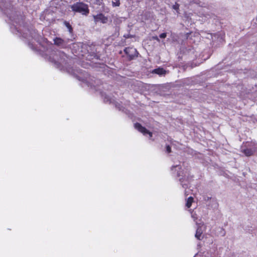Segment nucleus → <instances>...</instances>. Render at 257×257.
I'll list each match as a JSON object with an SVG mask.
<instances>
[{
  "instance_id": "1",
  "label": "nucleus",
  "mask_w": 257,
  "mask_h": 257,
  "mask_svg": "<svg viewBox=\"0 0 257 257\" xmlns=\"http://www.w3.org/2000/svg\"><path fill=\"white\" fill-rule=\"evenodd\" d=\"M240 152L246 157L253 156L257 152V144L252 142L243 143L240 147Z\"/></svg>"
},
{
  "instance_id": "2",
  "label": "nucleus",
  "mask_w": 257,
  "mask_h": 257,
  "mask_svg": "<svg viewBox=\"0 0 257 257\" xmlns=\"http://www.w3.org/2000/svg\"><path fill=\"white\" fill-rule=\"evenodd\" d=\"M72 10L76 13H79L82 15H87L89 13L88 6L83 3H76L71 7Z\"/></svg>"
},
{
  "instance_id": "3",
  "label": "nucleus",
  "mask_w": 257,
  "mask_h": 257,
  "mask_svg": "<svg viewBox=\"0 0 257 257\" xmlns=\"http://www.w3.org/2000/svg\"><path fill=\"white\" fill-rule=\"evenodd\" d=\"M196 223L198 227L196 229V233L195 235V237L198 240H201L203 238L202 233L205 228V226L203 223H199L196 221Z\"/></svg>"
},
{
  "instance_id": "4",
  "label": "nucleus",
  "mask_w": 257,
  "mask_h": 257,
  "mask_svg": "<svg viewBox=\"0 0 257 257\" xmlns=\"http://www.w3.org/2000/svg\"><path fill=\"white\" fill-rule=\"evenodd\" d=\"M124 51L130 59H133L135 57H137L138 54L137 50L133 47L126 48Z\"/></svg>"
},
{
  "instance_id": "5",
  "label": "nucleus",
  "mask_w": 257,
  "mask_h": 257,
  "mask_svg": "<svg viewBox=\"0 0 257 257\" xmlns=\"http://www.w3.org/2000/svg\"><path fill=\"white\" fill-rule=\"evenodd\" d=\"M66 56L65 54L61 51L56 52L55 56L53 58V60L55 64H59L63 62Z\"/></svg>"
},
{
  "instance_id": "6",
  "label": "nucleus",
  "mask_w": 257,
  "mask_h": 257,
  "mask_svg": "<svg viewBox=\"0 0 257 257\" xmlns=\"http://www.w3.org/2000/svg\"><path fill=\"white\" fill-rule=\"evenodd\" d=\"M135 127L138 130L139 132L143 133L144 135L149 134L150 137H152V134L145 127H143L139 123H136L135 124Z\"/></svg>"
},
{
  "instance_id": "7",
  "label": "nucleus",
  "mask_w": 257,
  "mask_h": 257,
  "mask_svg": "<svg viewBox=\"0 0 257 257\" xmlns=\"http://www.w3.org/2000/svg\"><path fill=\"white\" fill-rule=\"evenodd\" d=\"M93 18L95 23L101 21L102 23H106L107 21V19L102 14L94 16Z\"/></svg>"
},
{
  "instance_id": "8",
  "label": "nucleus",
  "mask_w": 257,
  "mask_h": 257,
  "mask_svg": "<svg viewBox=\"0 0 257 257\" xmlns=\"http://www.w3.org/2000/svg\"><path fill=\"white\" fill-rule=\"evenodd\" d=\"M54 44L61 47H64L67 45V42L60 38H56L54 39Z\"/></svg>"
},
{
  "instance_id": "9",
  "label": "nucleus",
  "mask_w": 257,
  "mask_h": 257,
  "mask_svg": "<svg viewBox=\"0 0 257 257\" xmlns=\"http://www.w3.org/2000/svg\"><path fill=\"white\" fill-rule=\"evenodd\" d=\"M166 71L162 68H158L153 70L152 73L163 75L166 74Z\"/></svg>"
},
{
  "instance_id": "10",
  "label": "nucleus",
  "mask_w": 257,
  "mask_h": 257,
  "mask_svg": "<svg viewBox=\"0 0 257 257\" xmlns=\"http://www.w3.org/2000/svg\"><path fill=\"white\" fill-rule=\"evenodd\" d=\"M193 198L192 197H189L187 200L186 203V206L187 207V208H190L191 206L192 203L193 202Z\"/></svg>"
},
{
  "instance_id": "11",
  "label": "nucleus",
  "mask_w": 257,
  "mask_h": 257,
  "mask_svg": "<svg viewBox=\"0 0 257 257\" xmlns=\"http://www.w3.org/2000/svg\"><path fill=\"white\" fill-rule=\"evenodd\" d=\"M112 5L113 7H117L120 5V2L119 0H114L112 2Z\"/></svg>"
},
{
  "instance_id": "12",
  "label": "nucleus",
  "mask_w": 257,
  "mask_h": 257,
  "mask_svg": "<svg viewBox=\"0 0 257 257\" xmlns=\"http://www.w3.org/2000/svg\"><path fill=\"white\" fill-rule=\"evenodd\" d=\"M64 24H65V26H66V27L68 29L69 31L70 32H71L72 31V28L71 26H70V25L69 24V23L67 22H65Z\"/></svg>"
},
{
  "instance_id": "13",
  "label": "nucleus",
  "mask_w": 257,
  "mask_h": 257,
  "mask_svg": "<svg viewBox=\"0 0 257 257\" xmlns=\"http://www.w3.org/2000/svg\"><path fill=\"white\" fill-rule=\"evenodd\" d=\"M179 5L177 3H176L175 5H173V8L176 11H177L179 9Z\"/></svg>"
},
{
  "instance_id": "14",
  "label": "nucleus",
  "mask_w": 257,
  "mask_h": 257,
  "mask_svg": "<svg viewBox=\"0 0 257 257\" xmlns=\"http://www.w3.org/2000/svg\"><path fill=\"white\" fill-rule=\"evenodd\" d=\"M167 36V34L166 33H162L160 35V37L162 39L165 38Z\"/></svg>"
},
{
  "instance_id": "15",
  "label": "nucleus",
  "mask_w": 257,
  "mask_h": 257,
  "mask_svg": "<svg viewBox=\"0 0 257 257\" xmlns=\"http://www.w3.org/2000/svg\"><path fill=\"white\" fill-rule=\"evenodd\" d=\"M166 151L167 153H169L171 152V147L169 146H166Z\"/></svg>"
},
{
  "instance_id": "16",
  "label": "nucleus",
  "mask_w": 257,
  "mask_h": 257,
  "mask_svg": "<svg viewBox=\"0 0 257 257\" xmlns=\"http://www.w3.org/2000/svg\"><path fill=\"white\" fill-rule=\"evenodd\" d=\"M191 216H192V217L194 219V220L196 221V220L197 218V217L196 216V214L192 213Z\"/></svg>"
},
{
  "instance_id": "17",
  "label": "nucleus",
  "mask_w": 257,
  "mask_h": 257,
  "mask_svg": "<svg viewBox=\"0 0 257 257\" xmlns=\"http://www.w3.org/2000/svg\"><path fill=\"white\" fill-rule=\"evenodd\" d=\"M153 39L154 40H157L158 42L160 41V40H159V39L158 38V37L157 36L153 37Z\"/></svg>"
},
{
  "instance_id": "18",
  "label": "nucleus",
  "mask_w": 257,
  "mask_h": 257,
  "mask_svg": "<svg viewBox=\"0 0 257 257\" xmlns=\"http://www.w3.org/2000/svg\"><path fill=\"white\" fill-rule=\"evenodd\" d=\"M55 56V54L53 56V58H50V59H52V61L55 63V62L53 60V58Z\"/></svg>"
},
{
  "instance_id": "19",
  "label": "nucleus",
  "mask_w": 257,
  "mask_h": 257,
  "mask_svg": "<svg viewBox=\"0 0 257 257\" xmlns=\"http://www.w3.org/2000/svg\"><path fill=\"white\" fill-rule=\"evenodd\" d=\"M177 167V166H173V167H172V169H173V168H174Z\"/></svg>"
},
{
  "instance_id": "20",
  "label": "nucleus",
  "mask_w": 257,
  "mask_h": 257,
  "mask_svg": "<svg viewBox=\"0 0 257 257\" xmlns=\"http://www.w3.org/2000/svg\"><path fill=\"white\" fill-rule=\"evenodd\" d=\"M184 185H184V184H183V185H182V186H183V187H184V188H185Z\"/></svg>"
},
{
  "instance_id": "21",
  "label": "nucleus",
  "mask_w": 257,
  "mask_h": 257,
  "mask_svg": "<svg viewBox=\"0 0 257 257\" xmlns=\"http://www.w3.org/2000/svg\"><path fill=\"white\" fill-rule=\"evenodd\" d=\"M209 199V198L208 197H207V199L208 200Z\"/></svg>"
}]
</instances>
